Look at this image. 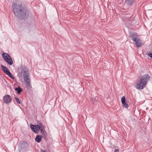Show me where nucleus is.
Masks as SVG:
<instances>
[{
  "instance_id": "nucleus-12",
  "label": "nucleus",
  "mask_w": 152,
  "mask_h": 152,
  "mask_svg": "<svg viewBox=\"0 0 152 152\" xmlns=\"http://www.w3.org/2000/svg\"><path fill=\"white\" fill-rule=\"evenodd\" d=\"M1 67L2 70L6 75H7L9 72H10L8 68L6 66L1 65Z\"/></svg>"
},
{
  "instance_id": "nucleus-14",
  "label": "nucleus",
  "mask_w": 152,
  "mask_h": 152,
  "mask_svg": "<svg viewBox=\"0 0 152 152\" xmlns=\"http://www.w3.org/2000/svg\"><path fill=\"white\" fill-rule=\"evenodd\" d=\"M40 131L41 132V133L42 134V137H43L45 139L47 138V136H46L45 135V133H47L46 131H45V128H41L40 129Z\"/></svg>"
},
{
  "instance_id": "nucleus-8",
  "label": "nucleus",
  "mask_w": 152,
  "mask_h": 152,
  "mask_svg": "<svg viewBox=\"0 0 152 152\" xmlns=\"http://www.w3.org/2000/svg\"><path fill=\"white\" fill-rule=\"evenodd\" d=\"M133 41L137 47L138 48L140 47L142 45V41L139 37L136 39H134V40H133Z\"/></svg>"
},
{
  "instance_id": "nucleus-11",
  "label": "nucleus",
  "mask_w": 152,
  "mask_h": 152,
  "mask_svg": "<svg viewBox=\"0 0 152 152\" xmlns=\"http://www.w3.org/2000/svg\"><path fill=\"white\" fill-rule=\"evenodd\" d=\"M19 145L21 149L27 148L28 146V144L26 141L21 142L19 144Z\"/></svg>"
},
{
  "instance_id": "nucleus-3",
  "label": "nucleus",
  "mask_w": 152,
  "mask_h": 152,
  "mask_svg": "<svg viewBox=\"0 0 152 152\" xmlns=\"http://www.w3.org/2000/svg\"><path fill=\"white\" fill-rule=\"evenodd\" d=\"M150 78V77L148 74L143 75L141 77L140 80L137 81L135 84V87L138 90L143 89Z\"/></svg>"
},
{
  "instance_id": "nucleus-15",
  "label": "nucleus",
  "mask_w": 152,
  "mask_h": 152,
  "mask_svg": "<svg viewBox=\"0 0 152 152\" xmlns=\"http://www.w3.org/2000/svg\"><path fill=\"white\" fill-rule=\"evenodd\" d=\"M14 90L15 91H17V93L18 94H20L21 92L23 91L22 88L19 86L15 88Z\"/></svg>"
},
{
  "instance_id": "nucleus-1",
  "label": "nucleus",
  "mask_w": 152,
  "mask_h": 152,
  "mask_svg": "<svg viewBox=\"0 0 152 152\" xmlns=\"http://www.w3.org/2000/svg\"><path fill=\"white\" fill-rule=\"evenodd\" d=\"M13 12L15 16L19 19L26 20L29 16V12L26 7L23 5L21 2L15 1L12 5Z\"/></svg>"
},
{
  "instance_id": "nucleus-20",
  "label": "nucleus",
  "mask_w": 152,
  "mask_h": 152,
  "mask_svg": "<svg viewBox=\"0 0 152 152\" xmlns=\"http://www.w3.org/2000/svg\"><path fill=\"white\" fill-rule=\"evenodd\" d=\"M148 55L152 58V53H149L147 54Z\"/></svg>"
},
{
  "instance_id": "nucleus-19",
  "label": "nucleus",
  "mask_w": 152,
  "mask_h": 152,
  "mask_svg": "<svg viewBox=\"0 0 152 152\" xmlns=\"http://www.w3.org/2000/svg\"><path fill=\"white\" fill-rule=\"evenodd\" d=\"M98 99L97 97H96L95 98H94V100L93 99H92V101L94 103H96V102L97 101Z\"/></svg>"
},
{
  "instance_id": "nucleus-17",
  "label": "nucleus",
  "mask_w": 152,
  "mask_h": 152,
  "mask_svg": "<svg viewBox=\"0 0 152 152\" xmlns=\"http://www.w3.org/2000/svg\"><path fill=\"white\" fill-rule=\"evenodd\" d=\"M7 75L9 77H10L12 80H14L15 79V78L12 75V74L10 72H9Z\"/></svg>"
},
{
  "instance_id": "nucleus-16",
  "label": "nucleus",
  "mask_w": 152,
  "mask_h": 152,
  "mask_svg": "<svg viewBox=\"0 0 152 152\" xmlns=\"http://www.w3.org/2000/svg\"><path fill=\"white\" fill-rule=\"evenodd\" d=\"M37 125H38L40 127V129L41 128H45V126H44V125L42 124L41 121L39 120H37Z\"/></svg>"
},
{
  "instance_id": "nucleus-22",
  "label": "nucleus",
  "mask_w": 152,
  "mask_h": 152,
  "mask_svg": "<svg viewBox=\"0 0 152 152\" xmlns=\"http://www.w3.org/2000/svg\"><path fill=\"white\" fill-rule=\"evenodd\" d=\"M41 152H46L44 150H43L42 149H41Z\"/></svg>"
},
{
  "instance_id": "nucleus-18",
  "label": "nucleus",
  "mask_w": 152,
  "mask_h": 152,
  "mask_svg": "<svg viewBox=\"0 0 152 152\" xmlns=\"http://www.w3.org/2000/svg\"><path fill=\"white\" fill-rule=\"evenodd\" d=\"M15 100L16 102L18 103V104H20V100H19V99L18 97H15Z\"/></svg>"
},
{
  "instance_id": "nucleus-5",
  "label": "nucleus",
  "mask_w": 152,
  "mask_h": 152,
  "mask_svg": "<svg viewBox=\"0 0 152 152\" xmlns=\"http://www.w3.org/2000/svg\"><path fill=\"white\" fill-rule=\"evenodd\" d=\"M30 127L32 130L35 133L37 134L39 133L40 129L39 126L37 125H33L32 124H30Z\"/></svg>"
},
{
  "instance_id": "nucleus-10",
  "label": "nucleus",
  "mask_w": 152,
  "mask_h": 152,
  "mask_svg": "<svg viewBox=\"0 0 152 152\" xmlns=\"http://www.w3.org/2000/svg\"><path fill=\"white\" fill-rule=\"evenodd\" d=\"M121 102L123 107L125 108L128 107V104H127V102H126V99L124 96H123L121 98Z\"/></svg>"
},
{
  "instance_id": "nucleus-21",
  "label": "nucleus",
  "mask_w": 152,
  "mask_h": 152,
  "mask_svg": "<svg viewBox=\"0 0 152 152\" xmlns=\"http://www.w3.org/2000/svg\"><path fill=\"white\" fill-rule=\"evenodd\" d=\"M119 151L118 149H115L114 151V152H118Z\"/></svg>"
},
{
  "instance_id": "nucleus-7",
  "label": "nucleus",
  "mask_w": 152,
  "mask_h": 152,
  "mask_svg": "<svg viewBox=\"0 0 152 152\" xmlns=\"http://www.w3.org/2000/svg\"><path fill=\"white\" fill-rule=\"evenodd\" d=\"M129 36L131 39L132 41H133L134 39H136L139 38V36L137 34L136 32H131L129 33Z\"/></svg>"
},
{
  "instance_id": "nucleus-9",
  "label": "nucleus",
  "mask_w": 152,
  "mask_h": 152,
  "mask_svg": "<svg viewBox=\"0 0 152 152\" xmlns=\"http://www.w3.org/2000/svg\"><path fill=\"white\" fill-rule=\"evenodd\" d=\"M137 0H125V2L126 5L129 6H132L135 4Z\"/></svg>"
},
{
  "instance_id": "nucleus-2",
  "label": "nucleus",
  "mask_w": 152,
  "mask_h": 152,
  "mask_svg": "<svg viewBox=\"0 0 152 152\" xmlns=\"http://www.w3.org/2000/svg\"><path fill=\"white\" fill-rule=\"evenodd\" d=\"M18 74L22 76L26 84L28 86V88H31V85L30 83V78H29V73L28 69L25 65L21 66L19 70Z\"/></svg>"
},
{
  "instance_id": "nucleus-6",
  "label": "nucleus",
  "mask_w": 152,
  "mask_h": 152,
  "mask_svg": "<svg viewBox=\"0 0 152 152\" xmlns=\"http://www.w3.org/2000/svg\"><path fill=\"white\" fill-rule=\"evenodd\" d=\"M3 100L5 103L7 104L12 102V98L10 95L7 94L4 96Z\"/></svg>"
},
{
  "instance_id": "nucleus-13",
  "label": "nucleus",
  "mask_w": 152,
  "mask_h": 152,
  "mask_svg": "<svg viewBox=\"0 0 152 152\" xmlns=\"http://www.w3.org/2000/svg\"><path fill=\"white\" fill-rule=\"evenodd\" d=\"M42 138V136L41 135H37L35 138V141L38 143L40 142Z\"/></svg>"
},
{
  "instance_id": "nucleus-4",
  "label": "nucleus",
  "mask_w": 152,
  "mask_h": 152,
  "mask_svg": "<svg viewBox=\"0 0 152 152\" xmlns=\"http://www.w3.org/2000/svg\"><path fill=\"white\" fill-rule=\"evenodd\" d=\"M2 57L4 59L9 65H12L13 64L11 56L7 53L4 52L2 54Z\"/></svg>"
}]
</instances>
